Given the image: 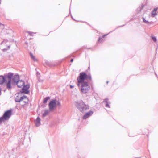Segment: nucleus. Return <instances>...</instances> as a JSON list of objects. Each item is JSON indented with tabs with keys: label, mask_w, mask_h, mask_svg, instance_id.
Wrapping results in <instances>:
<instances>
[{
	"label": "nucleus",
	"mask_w": 158,
	"mask_h": 158,
	"mask_svg": "<svg viewBox=\"0 0 158 158\" xmlns=\"http://www.w3.org/2000/svg\"><path fill=\"white\" fill-rule=\"evenodd\" d=\"M38 73H39L38 72H37V74H38Z\"/></svg>",
	"instance_id": "obj_31"
},
{
	"label": "nucleus",
	"mask_w": 158,
	"mask_h": 158,
	"mask_svg": "<svg viewBox=\"0 0 158 158\" xmlns=\"http://www.w3.org/2000/svg\"><path fill=\"white\" fill-rule=\"evenodd\" d=\"M12 114V111L11 110H9L6 111L3 116L4 120H7L11 116Z\"/></svg>",
	"instance_id": "obj_6"
},
{
	"label": "nucleus",
	"mask_w": 158,
	"mask_h": 158,
	"mask_svg": "<svg viewBox=\"0 0 158 158\" xmlns=\"http://www.w3.org/2000/svg\"><path fill=\"white\" fill-rule=\"evenodd\" d=\"M30 87L29 85H23V87L22 89L23 91V92L25 94H28L29 93V91L28 90Z\"/></svg>",
	"instance_id": "obj_8"
},
{
	"label": "nucleus",
	"mask_w": 158,
	"mask_h": 158,
	"mask_svg": "<svg viewBox=\"0 0 158 158\" xmlns=\"http://www.w3.org/2000/svg\"><path fill=\"white\" fill-rule=\"evenodd\" d=\"M70 88H72L74 87V86L72 85H70Z\"/></svg>",
	"instance_id": "obj_26"
},
{
	"label": "nucleus",
	"mask_w": 158,
	"mask_h": 158,
	"mask_svg": "<svg viewBox=\"0 0 158 158\" xmlns=\"http://www.w3.org/2000/svg\"><path fill=\"white\" fill-rule=\"evenodd\" d=\"M58 106L59 107H60L61 106V104L60 102V101H56V106Z\"/></svg>",
	"instance_id": "obj_19"
},
{
	"label": "nucleus",
	"mask_w": 158,
	"mask_h": 158,
	"mask_svg": "<svg viewBox=\"0 0 158 158\" xmlns=\"http://www.w3.org/2000/svg\"><path fill=\"white\" fill-rule=\"evenodd\" d=\"M143 22L146 24H147L148 25H150V24H152V22H148V21H147L146 20H145L144 18H143Z\"/></svg>",
	"instance_id": "obj_17"
},
{
	"label": "nucleus",
	"mask_w": 158,
	"mask_h": 158,
	"mask_svg": "<svg viewBox=\"0 0 158 158\" xmlns=\"http://www.w3.org/2000/svg\"><path fill=\"white\" fill-rule=\"evenodd\" d=\"M49 112V110H45L44 112L42 114V116L43 117H44L47 116Z\"/></svg>",
	"instance_id": "obj_13"
},
{
	"label": "nucleus",
	"mask_w": 158,
	"mask_h": 158,
	"mask_svg": "<svg viewBox=\"0 0 158 158\" xmlns=\"http://www.w3.org/2000/svg\"><path fill=\"white\" fill-rule=\"evenodd\" d=\"M7 41L5 40H4L3 41H2V42H1V44H2L3 43H6Z\"/></svg>",
	"instance_id": "obj_25"
},
{
	"label": "nucleus",
	"mask_w": 158,
	"mask_h": 158,
	"mask_svg": "<svg viewBox=\"0 0 158 158\" xmlns=\"http://www.w3.org/2000/svg\"><path fill=\"white\" fill-rule=\"evenodd\" d=\"M17 86L19 88H21L23 87L24 84V82L22 80H19L16 83Z\"/></svg>",
	"instance_id": "obj_10"
},
{
	"label": "nucleus",
	"mask_w": 158,
	"mask_h": 158,
	"mask_svg": "<svg viewBox=\"0 0 158 158\" xmlns=\"http://www.w3.org/2000/svg\"><path fill=\"white\" fill-rule=\"evenodd\" d=\"M75 105L77 108L82 112H84L89 109V106L85 104L82 101H77L75 102Z\"/></svg>",
	"instance_id": "obj_2"
},
{
	"label": "nucleus",
	"mask_w": 158,
	"mask_h": 158,
	"mask_svg": "<svg viewBox=\"0 0 158 158\" xmlns=\"http://www.w3.org/2000/svg\"><path fill=\"white\" fill-rule=\"evenodd\" d=\"M73 61V59H71L70 60V61L71 62H72Z\"/></svg>",
	"instance_id": "obj_27"
},
{
	"label": "nucleus",
	"mask_w": 158,
	"mask_h": 158,
	"mask_svg": "<svg viewBox=\"0 0 158 158\" xmlns=\"http://www.w3.org/2000/svg\"><path fill=\"white\" fill-rule=\"evenodd\" d=\"M48 107L50 111H53L56 107V100L54 99L51 100L48 104Z\"/></svg>",
	"instance_id": "obj_4"
},
{
	"label": "nucleus",
	"mask_w": 158,
	"mask_h": 158,
	"mask_svg": "<svg viewBox=\"0 0 158 158\" xmlns=\"http://www.w3.org/2000/svg\"><path fill=\"white\" fill-rule=\"evenodd\" d=\"M93 113L92 111H90L86 113L83 117L84 119H85L91 116Z\"/></svg>",
	"instance_id": "obj_9"
},
{
	"label": "nucleus",
	"mask_w": 158,
	"mask_h": 158,
	"mask_svg": "<svg viewBox=\"0 0 158 158\" xmlns=\"http://www.w3.org/2000/svg\"><path fill=\"white\" fill-rule=\"evenodd\" d=\"M1 89L0 88V95L1 94Z\"/></svg>",
	"instance_id": "obj_29"
},
{
	"label": "nucleus",
	"mask_w": 158,
	"mask_h": 158,
	"mask_svg": "<svg viewBox=\"0 0 158 158\" xmlns=\"http://www.w3.org/2000/svg\"><path fill=\"white\" fill-rule=\"evenodd\" d=\"M50 99V97H47L45 98L43 100V102L44 103H47V101L49 100Z\"/></svg>",
	"instance_id": "obj_16"
},
{
	"label": "nucleus",
	"mask_w": 158,
	"mask_h": 158,
	"mask_svg": "<svg viewBox=\"0 0 158 158\" xmlns=\"http://www.w3.org/2000/svg\"><path fill=\"white\" fill-rule=\"evenodd\" d=\"M10 48V46H8V48H7V49H6V48L3 49H2V51L3 52H5L6 51H7V49H9Z\"/></svg>",
	"instance_id": "obj_21"
},
{
	"label": "nucleus",
	"mask_w": 158,
	"mask_h": 158,
	"mask_svg": "<svg viewBox=\"0 0 158 158\" xmlns=\"http://www.w3.org/2000/svg\"><path fill=\"white\" fill-rule=\"evenodd\" d=\"M103 40L102 39V38H101L100 37H99V40H98V41L100 42H102L103 41L102 40Z\"/></svg>",
	"instance_id": "obj_23"
},
{
	"label": "nucleus",
	"mask_w": 158,
	"mask_h": 158,
	"mask_svg": "<svg viewBox=\"0 0 158 158\" xmlns=\"http://www.w3.org/2000/svg\"><path fill=\"white\" fill-rule=\"evenodd\" d=\"M12 82L14 84H16L17 82L19 80V76L18 75H15L12 76Z\"/></svg>",
	"instance_id": "obj_7"
},
{
	"label": "nucleus",
	"mask_w": 158,
	"mask_h": 158,
	"mask_svg": "<svg viewBox=\"0 0 158 158\" xmlns=\"http://www.w3.org/2000/svg\"><path fill=\"white\" fill-rule=\"evenodd\" d=\"M152 40L155 42H156L157 40V39H156V37H154V36H152Z\"/></svg>",
	"instance_id": "obj_20"
},
{
	"label": "nucleus",
	"mask_w": 158,
	"mask_h": 158,
	"mask_svg": "<svg viewBox=\"0 0 158 158\" xmlns=\"http://www.w3.org/2000/svg\"><path fill=\"white\" fill-rule=\"evenodd\" d=\"M35 126L36 127H38L40 125V119L38 117L36 119L35 121Z\"/></svg>",
	"instance_id": "obj_12"
},
{
	"label": "nucleus",
	"mask_w": 158,
	"mask_h": 158,
	"mask_svg": "<svg viewBox=\"0 0 158 158\" xmlns=\"http://www.w3.org/2000/svg\"><path fill=\"white\" fill-rule=\"evenodd\" d=\"M103 103H106V104L105 105V106L106 107L110 108V106L109 105V103L108 102V98H106L103 101Z\"/></svg>",
	"instance_id": "obj_14"
},
{
	"label": "nucleus",
	"mask_w": 158,
	"mask_h": 158,
	"mask_svg": "<svg viewBox=\"0 0 158 158\" xmlns=\"http://www.w3.org/2000/svg\"><path fill=\"white\" fill-rule=\"evenodd\" d=\"M77 85L80 89L81 88V92L83 94L87 93L90 89V86L89 85L88 82L85 81V80L91 81V76L90 73L87 74L86 73H81L79 76L77 77Z\"/></svg>",
	"instance_id": "obj_1"
},
{
	"label": "nucleus",
	"mask_w": 158,
	"mask_h": 158,
	"mask_svg": "<svg viewBox=\"0 0 158 158\" xmlns=\"http://www.w3.org/2000/svg\"><path fill=\"white\" fill-rule=\"evenodd\" d=\"M4 120V119L3 116L2 117L0 118V123L2 122Z\"/></svg>",
	"instance_id": "obj_22"
},
{
	"label": "nucleus",
	"mask_w": 158,
	"mask_h": 158,
	"mask_svg": "<svg viewBox=\"0 0 158 158\" xmlns=\"http://www.w3.org/2000/svg\"><path fill=\"white\" fill-rule=\"evenodd\" d=\"M157 9V8H154V10L152 12V17H154L156 15H157L156 14V11Z\"/></svg>",
	"instance_id": "obj_15"
},
{
	"label": "nucleus",
	"mask_w": 158,
	"mask_h": 158,
	"mask_svg": "<svg viewBox=\"0 0 158 158\" xmlns=\"http://www.w3.org/2000/svg\"><path fill=\"white\" fill-rule=\"evenodd\" d=\"M30 55L31 59L34 61H36V59H35L34 56H33L32 53H30Z\"/></svg>",
	"instance_id": "obj_18"
},
{
	"label": "nucleus",
	"mask_w": 158,
	"mask_h": 158,
	"mask_svg": "<svg viewBox=\"0 0 158 158\" xmlns=\"http://www.w3.org/2000/svg\"><path fill=\"white\" fill-rule=\"evenodd\" d=\"M21 94L18 93L15 94V100L16 102H23L22 105H24L27 103L28 100L26 96H22Z\"/></svg>",
	"instance_id": "obj_3"
},
{
	"label": "nucleus",
	"mask_w": 158,
	"mask_h": 158,
	"mask_svg": "<svg viewBox=\"0 0 158 158\" xmlns=\"http://www.w3.org/2000/svg\"><path fill=\"white\" fill-rule=\"evenodd\" d=\"M107 35V34H106L105 35H104L103 36H102V38H104V36H105L106 35Z\"/></svg>",
	"instance_id": "obj_28"
},
{
	"label": "nucleus",
	"mask_w": 158,
	"mask_h": 158,
	"mask_svg": "<svg viewBox=\"0 0 158 158\" xmlns=\"http://www.w3.org/2000/svg\"><path fill=\"white\" fill-rule=\"evenodd\" d=\"M28 33L29 34V35H30L31 36H32V33H31V32H28Z\"/></svg>",
	"instance_id": "obj_24"
},
{
	"label": "nucleus",
	"mask_w": 158,
	"mask_h": 158,
	"mask_svg": "<svg viewBox=\"0 0 158 158\" xmlns=\"http://www.w3.org/2000/svg\"><path fill=\"white\" fill-rule=\"evenodd\" d=\"M108 81H106V84H108Z\"/></svg>",
	"instance_id": "obj_30"
},
{
	"label": "nucleus",
	"mask_w": 158,
	"mask_h": 158,
	"mask_svg": "<svg viewBox=\"0 0 158 158\" xmlns=\"http://www.w3.org/2000/svg\"><path fill=\"white\" fill-rule=\"evenodd\" d=\"M13 75V73H9L6 76V79H8V81L6 83V87L8 89H10L11 88V80Z\"/></svg>",
	"instance_id": "obj_5"
},
{
	"label": "nucleus",
	"mask_w": 158,
	"mask_h": 158,
	"mask_svg": "<svg viewBox=\"0 0 158 158\" xmlns=\"http://www.w3.org/2000/svg\"><path fill=\"white\" fill-rule=\"evenodd\" d=\"M6 77H5L2 76H0V84H2L4 82H6Z\"/></svg>",
	"instance_id": "obj_11"
}]
</instances>
